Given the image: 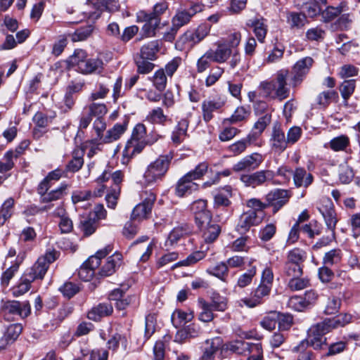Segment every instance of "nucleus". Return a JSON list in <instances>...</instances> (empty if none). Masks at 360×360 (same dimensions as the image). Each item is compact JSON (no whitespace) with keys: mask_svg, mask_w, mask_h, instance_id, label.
<instances>
[{"mask_svg":"<svg viewBox=\"0 0 360 360\" xmlns=\"http://www.w3.org/2000/svg\"><path fill=\"white\" fill-rule=\"evenodd\" d=\"M356 87V80L354 79H344L338 86V90L342 98L343 105H348V102Z\"/></svg>","mask_w":360,"mask_h":360,"instance_id":"ea45409f","label":"nucleus"},{"mask_svg":"<svg viewBox=\"0 0 360 360\" xmlns=\"http://www.w3.org/2000/svg\"><path fill=\"white\" fill-rule=\"evenodd\" d=\"M292 177L296 188L309 187L314 181V176L311 173H307L304 167H296L292 171Z\"/></svg>","mask_w":360,"mask_h":360,"instance_id":"4c0bfd02","label":"nucleus"},{"mask_svg":"<svg viewBox=\"0 0 360 360\" xmlns=\"http://www.w3.org/2000/svg\"><path fill=\"white\" fill-rule=\"evenodd\" d=\"M193 318V311L186 312L181 309H176L172 315V321L176 328L191 321Z\"/></svg>","mask_w":360,"mask_h":360,"instance_id":"bf43d9fd","label":"nucleus"},{"mask_svg":"<svg viewBox=\"0 0 360 360\" xmlns=\"http://www.w3.org/2000/svg\"><path fill=\"white\" fill-rule=\"evenodd\" d=\"M95 219L92 218L91 212L80 219L78 228L83 233L84 236L89 237L95 233L98 224Z\"/></svg>","mask_w":360,"mask_h":360,"instance_id":"37998d69","label":"nucleus"},{"mask_svg":"<svg viewBox=\"0 0 360 360\" xmlns=\"http://www.w3.org/2000/svg\"><path fill=\"white\" fill-rule=\"evenodd\" d=\"M307 258V252L300 248H294L287 252L286 261L290 263L304 264Z\"/></svg>","mask_w":360,"mask_h":360,"instance_id":"052dcab7","label":"nucleus"},{"mask_svg":"<svg viewBox=\"0 0 360 360\" xmlns=\"http://www.w3.org/2000/svg\"><path fill=\"white\" fill-rule=\"evenodd\" d=\"M198 184L193 182L190 178L187 177L185 174L176 182L174 187V194L179 198H184L191 195L193 191L198 189Z\"/></svg>","mask_w":360,"mask_h":360,"instance_id":"2f4dec72","label":"nucleus"},{"mask_svg":"<svg viewBox=\"0 0 360 360\" xmlns=\"http://www.w3.org/2000/svg\"><path fill=\"white\" fill-rule=\"evenodd\" d=\"M162 45V43L160 40L150 41L141 47L140 52L136 56L154 61L158 58V53L160 51Z\"/></svg>","mask_w":360,"mask_h":360,"instance_id":"f704fd0d","label":"nucleus"},{"mask_svg":"<svg viewBox=\"0 0 360 360\" xmlns=\"http://www.w3.org/2000/svg\"><path fill=\"white\" fill-rule=\"evenodd\" d=\"M60 252L54 248L47 249L45 254L39 257L30 266L39 276L44 278L51 264L53 263L60 257Z\"/></svg>","mask_w":360,"mask_h":360,"instance_id":"4468645a","label":"nucleus"},{"mask_svg":"<svg viewBox=\"0 0 360 360\" xmlns=\"http://www.w3.org/2000/svg\"><path fill=\"white\" fill-rule=\"evenodd\" d=\"M173 158L174 153L170 151L167 154L159 155L155 160L150 162L143 174L146 182L152 184L158 180H162L169 169Z\"/></svg>","mask_w":360,"mask_h":360,"instance_id":"20e7f679","label":"nucleus"},{"mask_svg":"<svg viewBox=\"0 0 360 360\" xmlns=\"http://www.w3.org/2000/svg\"><path fill=\"white\" fill-rule=\"evenodd\" d=\"M209 51L213 58V62L218 63L226 62L232 53L231 49L224 43L218 44L214 51L210 49Z\"/></svg>","mask_w":360,"mask_h":360,"instance_id":"49530a36","label":"nucleus"},{"mask_svg":"<svg viewBox=\"0 0 360 360\" xmlns=\"http://www.w3.org/2000/svg\"><path fill=\"white\" fill-rule=\"evenodd\" d=\"M322 8L321 18L325 23L331 22L336 20L343 12L349 10L348 3L346 1H341L337 6H326Z\"/></svg>","mask_w":360,"mask_h":360,"instance_id":"7c9ffc66","label":"nucleus"},{"mask_svg":"<svg viewBox=\"0 0 360 360\" xmlns=\"http://www.w3.org/2000/svg\"><path fill=\"white\" fill-rule=\"evenodd\" d=\"M250 106H239L235 110L231 116L225 120L228 121L231 124H236L239 122L245 120L250 115Z\"/></svg>","mask_w":360,"mask_h":360,"instance_id":"774afa93","label":"nucleus"},{"mask_svg":"<svg viewBox=\"0 0 360 360\" xmlns=\"http://www.w3.org/2000/svg\"><path fill=\"white\" fill-rule=\"evenodd\" d=\"M94 7L99 11V15L103 12H115L118 11L120 4L118 0H96Z\"/></svg>","mask_w":360,"mask_h":360,"instance_id":"4d7b16f0","label":"nucleus"},{"mask_svg":"<svg viewBox=\"0 0 360 360\" xmlns=\"http://www.w3.org/2000/svg\"><path fill=\"white\" fill-rule=\"evenodd\" d=\"M94 30V26L88 24L76 29L74 32L67 34L72 42L83 41L89 38Z\"/></svg>","mask_w":360,"mask_h":360,"instance_id":"de8ad7c7","label":"nucleus"},{"mask_svg":"<svg viewBox=\"0 0 360 360\" xmlns=\"http://www.w3.org/2000/svg\"><path fill=\"white\" fill-rule=\"evenodd\" d=\"M339 100L338 92L335 89H328L319 93L316 102L321 108L326 109L332 103H338Z\"/></svg>","mask_w":360,"mask_h":360,"instance_id":"58836bf2","label":"nucleus"},{"mask_svg":"<svg viewBox=\"0 0 360 360\" xmlns=\"http://www.w3.org/2000/svg\"><path fill=\"white\" fill-rule=\"evenodd\" d=\"M152 61L149 59L136 56L134 58V63L136 67V72L139 75H147L151 72L155 67V65Z\"/></svg>","mask_w":360,"mask_h":360,"instance_id":"338daca9","label":"nucleus"},{"mask_svg":"<svg viewBox=\"0 0 360 360\" xmlns=\"http://www.w3.org/2000/svg\"><path fill=\"white\" fill-rule=\"evenodd\" d=\"M277 325L278 330L288 331L294 324V317L290 313H283L277 311Z\"/></svg>","mask_w":360,"mask_h":360,"instance_id":"680f3d73","label":"nucleus"},{"mask_svg":"<svg viewBox=\"0 0 360 360\" xmlns=\"http://www.w3.org/2000/svg\"><path fill=\"white\" fill-rule=\"evenodd\" d=\"M263 161L262 155L259 153H253L246 155L233 166V171L240 172L251 171L257 169Z\"/></svg>","mask_w":360,"mask_h":360,"instance_id":"412c9836","label":"nucleus"},{"mask_svg":"<svg viewBox=\"0 0 360 360\" xmlns=\"http://www.w3.org/2000/svg\"><path fill=\"white\" fill-rule=\"evenodd\" d=\"M255 260L252 259L248 265L250 266V269H248L247 271L242 274L238 278L237 283L236 287H238L240 288H244L248 285H250L253 280V278L257 274V267L256 266L252 265L253 262Z\"/></svg>","mask_w":360,"mask_h":360,"instance_id":"3c124183","label":"nucleus"},{"mask_svg":"<svg viewBox=\"0 0 360 360\" xmlns=\"http://www.w3.org/2000/svg\"><path fill=\"white\" fill-rule=\"evenodd\" d=\"M193 233V227L187 223L174 227L169 233L165 246H173L176 244L181 238L189 236Z\"/></svg>","mask_w":360,"mask_h":360,"instance_id":"473e14b6","label":"nucleus"},{"mask_svg":"<svg viewBox=\"0 0 360 360\" xmlns=\"http://www.w3.org/2000/svg\"><path fill=\"white\" fill-rule=\"evenodd\" d=\"M198 304L199 308L201 309L198 315V319L205 323L212 321L215 317L213 312L216 311L212 309V307L208 304V301H206L202 297H199L198 299Z\"/></svg>","mask_w":360,"mask_h":360,"instance_id":"09e8293b","label":"nucleus"},{"mask_svg":"<svg viewBox=\"0 0 360 360\" xmlns=\"http://www.w3.org/2000/svg\"><path fill=\"white\" fill-rule=\"evenodd\" d=\"M353 18L352 13H342L331 25V27L335 30L348 31L352 27Z\"/></svg>","mask_w":360,"mask_h":360,"instance_id":"8fccbe9b","label":"nucleus"},{"mask_svg":"<svg viewBox=\"0 0 360 360\" xmlns=\"http://www.w3.org/2000/svg\"><path fill=\"white\" fill-rule=\"evenodd\" d=\"M233 196V188L230 185L220 187L213 196V208L218 210L229 207L232 202L230 200Z\"/></svg>","mask_w":360,"mask_h":360,"instance_id":"393cba45","label":"nucleus"},{"mask_svg":"<svg viewBox=\"0 0 360 360\" xmlns=\"http://www.w3.org/2000/svg\"><path fill=\"white\" fill-rule=\"evenodd\" d=\"M52 186H37V192L39 195L41 203H49L62 199L67 195L68 184L63 181L60 186L50 191L49 190Z\"/></svg>","mask_w":360,"mask_h":360,"instance_id":"0eeeda50","label":"nucleus"},{"mask_svg":"<svg viewBox=\"0 0 360 360\" xmlns=\"http://www.w3.org/2000/svg\"><path fill=\"white\" fill-rule=\"evenodd\" d=\"M263 218L259 217L253 210L244 212L239 217L236 226V231L240 235L246 234L252 226H257L262 221Z\"/></svg>","mask_w":360,"mask_h":360,"instance_id":"2eb2a0df","label":"nucleus"},{"mask_svg":"<svg viewBox=\"0 0 360 360\" xmlns=\"http://www.w3.org/2000/svg\"><path fill=\"white\" fill-rule=\"evenodd\" d=\"M205 344L207 346L203 349L202 354L214 359L218 352H219V354L221 352L224 345L223 339L219 336L206 340Z\"/></svg>","mask_w":360,"mask_h":360,"instance_id":"79ce46f5","label":"nucleus"},{"mask_svg":"<svg viewBox=\"0 0 360 360\" xmlns=\"http://www.w3.org/2000/svg\"><path fill=\"white\" fill-rule=\"evenodd\" d=\"M82 288L77 283L72 281H66L58 288L63 296L68 300H70L81 291Z\"/></svg>","mask_w":360,"mask_h":360,"instance_id":"e2e57ef3","label":"nucleus"},{"mask_svg":"<svg viewBox=\"0 0 360 360\" xmlns=\"http://www.w3.org/2000/svg\"><path fill=\"white\" fill-rule=\"evenodd\" d=\"M208 304L214 309L216 311L224 312L228 308L227 298L221 295L218 292H212L210 296V301Z\"/></svg>","mask_w":360,"mask_h":360,"instance_id":"5fc2aeb1","label":"nucleus"},{"mask_svg":"<svg viewBox=\"0 0 360 360\" xmlns=\"http://www.w3.org/2000/svg\"><path fill=\"white\" fill-rule=\"evenodd\" d=\"M43 279L31 267L27 268L19 278L18 283L11 288L13 296L18 297L23 295L30 290L32 283Z\"/></svg>","mask_w":360,"mask_h":360,"instance_id":"423d86ee","label":"nucleus"},{"mask_svg":"<svg viewBox=\"0 0 360 360\" xmlns=\"http://www.w3.org/2000/svg\"><path fill=\"white\" fill-rule=\"evenodd\" d=\"M328 346L327 338L321 333L316 335L315 331L309 328L307 338L302 340L294 347L293 351L308 350L309 347H311L315 350H323Z\"/></svg>","mask_w":360,"mask_h":360,"instance_id":"f8f14e48","label":"nucleus"},{"mask_svg":"<svg viewBox=\"0 0 360 360\" xmlns=\"http://www.w3.org/2000/svg\"><path fill=\"white\" fill-rule=\"evenodd\" d=\"M206 272L211 276H213L220 281L225 282L229 276V267L226 262H221L217 263L215 266L207 269Z\"/></svg>","mask_w":360,"mask_h":360,"instance_id":"6e6d98bb","label":"nucleus"},{"mask_svg":"<svg viewBox=\"0 0 360 360\" xmlns=\"http://www.w3.org/2000/svg\"><path fill=\"white\" fill-rule=\"evenodd\" d=\"M273 49L270 51L267 58L265 59L267 63H274L281 60L283 58L285 47L284 44L279 41L278 38L271 41Z\"/></svg>","mask_w":360,"mask_h":360,"instance_id":"c03bdc74","label":"nucleus"},{"mask_svg":"<svg viewBox=\"0 0 360 360\" xmlns=\"http://www.w3.org/2000/svg\"><path fill=\"white\" fill-rule=\"evenodd\" d=\"M269 143L271 150L277 153H283L288 148V143L285 136L284 131L281 129V124H274Z\"/></svg>","mask_w":360,"mask_h":360,"instance_id":"5701e85b","label":"nucleus"},{"mask_svg":"<svg viewBox=\"0 0 360 360\" xmlns=\"http://www.w3.org/2000/svg\"><path fill=\"white\" fill-rule=\"evenodd\" d=\"M96 257H89L77 270V275L80 280L89 281L95 274V270L98 267Z\"/></svg>","mask_w":360,"mask_h":360,"instance_id":"c9c22d12","label":"nucleus"},{"mask_svg":"<svg viewBox=\"0 0 360 360\" xmlns=\"http://www.w3.org/2000/svg\"><path fill=\"white\" fill-rule=\"evenodd\" d=\"M146 120L152 124H157L162 126L166 125L167 122H172V118H169L167 115H165L162 108L160 107L152 109L146 116Z\"/></svg>","mask_w":360,"mask_h":360,"instance_id":"a18cd8bd","label":"nucleus"},{"mask_svg":"<svg viewBox=\"0 0 360 360\" xmlns=\"http://www.w3.org/2000/svg\"><path fill=\"white\" fill-rule=\"evenodd\" d=\"M113 313L112 303L100 302L88 311L86 317L93 321L98 322L105 317L110 316Z\"/></svg>","mask_w":360,"mask_h":360,"instance_id":"c756f323","label":"nucleus"},{"mask_svg":"<svg viewBox=\"0 0 360 360\" xmlns=\"http://www.w3.org/2000/svg\"><path fill=\"white\" fill-rule=\"evenodd\" d=\"M203 6L195 4L188 9L177 11L172 19V25L179 30L181 27L188 24L193 15L202 11Z\"/></svg>","mask_w":360,"mask_h":360,"instance_id":"6ab92c4d","label":"nucleus"},{"mask_svg":"<svg viewBox=\"0 0 360 360\" xmlns=\"http://www.w3.org/2000/svg\"><path fill=\"white\" fill-rule=\"evenodd\" d=\"M292 196L290 190L276 188L266 193L264 200H266L268 208H271L272 214L274 215L289 203Z\"/></svg>","mask_w":360,"mask_h":360,"instance_id":"39448f33","label":"nucleus"},{"mask_svg":"<svg viewBox=\"0 0 360 360\" xmlns=\"http://www.w3.org/2000/svg\"><path fill=\"white\" fill-rule=\"evenodd\" d=\"M122 255L115 252L112 255L108 257L105 263L101 266L98 275L101 277H108L115 273L117 269L121 265Z\"/></svg>","mask_w":360,"mask_h":360,"instance_id":"72a5a7b5","label":"nucleus"},{"mask_svg":"<svg viewBox=\"0 0 360 360\" xmlns=\"http://www.w3.org/2000/svg\"><path fill=\"white\" fill-rule=\"evenodd\" d=\"M266 20L263 17H255L248 20L245 22L247 27L252 30L255 39L260 43L264 44L268 33V25Z\"/></svg>","mask_w":360,"mask_h":360,"instance_id":"aec40b11","label":"nucleus"},{"mask_svg":"<svg viewBox=\"0 0 360 360\" xmlns=\"http://www.w3.org/2000/svg\"><path fill=\"white\" fill-rule=\"evenodd\" d=\"M155 200L156 196L153 193H150L141 203L136 205L131 214V220H135L140 223L143 219L148 218L151 214Z\"/></svg>","mask_w":360,"mask_h":360,"instance_id":"f3484780","label":"nucleus"},{"mask_svg":"<svg viewBox=\"0 0 360 360\" xmlns=\"http://www.w3.org/2000/svg\"><path fill=\"white\" fill-rule=\"evenodd\" d=\"M314 63V60L310 56H306L297 60L292 67V77L290 79L293 88L300 85L306 78Z\"/></svg>","mask_w":360,"mask_h":360,"instance_id":"6e6552de","label":"nucleus"},{"mask_svg":"<svg viewBox=\"0 0 360 360\" xmlns=\"http://www.w3.org/2000/svg\"><path fill=\"white\" fill-rule=\"evenodd\" d=\"M328 229H335L338 218L335 205L330 198H323L318 207Z\"/></svg>","mask_w":360,"mask_h":360,"instance_id":"9d476101","label":"nucleus"},{"mask_svg":"<svg viewBox=\"0 0 360 360\" xmlns=\"http://www.w3.org/2000/svg\"><path fill=\"white\" fill-rule=\"evenodd\" d=\"M343 253L340 248H333L326 252L322 259L323 265L333 266L339 264L342 259Z\"/></svg>","mask_w":360,"mask_h":360,"instance_id":"864d4df0","label":"nucleus"},{"mask_svg":"<svg viewBox=\"0 0 360 360\" xmlns=\"http://www.w3.org/2000/svg\"><path fill=\"white\" fill-rule=\"evenodd\" d=\"M271 289L259 284L253 288L249 296L241 299V302L248 308H255L263 304L269 297Z\"/></svg>","mask_w":360,"mask_h":360,"instance_id":"ddd939ff","label":"nucleus"},{"mask_svg":"<svg viewBox=\"0 0 360 360\" xmlns=\"http://www.w3.org/2000/svg\"><path fill=\"white\" fill-rule=\"evenodd\" d=\"M221 226L214 219H212L198 230L200 231L204 242L206 244H211L218 239L221 233Z\"/></svg>","mask_w":360,"mask_h":360,"instance_id":"bb28decb","label":"nucleus"},{"mask_svg":"<svg viewBox=\"0 0 360 360\" xmlns=\"http://www.w3.org/2000/svg\"><path fill=\"white\" fill-rule=\"evenodd\" d=\"M328 346L327 338L321 333L316 335L315 331L309 328L307 338L302 340L294 347L293 351L308 350L309 347H311L315 350H323Z\"/></svg>","mask_w":360,"mask_h":360,"instance_id":"9b49d317","label":"nucleus"},{"mask_svg":"<svg viewBox=\"0 0 360 360\" xmlns=\"http://www.w3.org/2000/svg\"><path fill=\"white\" fill-rule=\"evenodd\" d=\"M226 104V100L221 97L218 98L204 100L202 103V117L203 121L207 124L214 118V112H221Z\"/></svg>","mask_w":360,"mask_h":360,"instance_id":"a211bd4d","label":"nucleus"},{"mask_svg":"<svg viewBox=\"0 0 360 360\" xmlns=\"http://www.w3.org/2000/svg\"><path fill=\"white\" fill-rule=\"evenodd\" d=\"M275 174L271 170H260L252 174H243L240 176V180L248 186L255 188L260 186L267 180L274 179Z\"/></svg>","mask_w":360,"mask_h":360,"instance_id":"b1692460","label":"nucleus"},{"mask_svg":"<svg viewBox=\"0 0 360 360\" xmlns=\"http://www.w3.org/2000/svg\"><path fill=\"white\" fill-rule=\"evenodd\" d=\"M350 146V139L347 134H341L333 138L324 144V148H330L334 152L345 151Z\"/></svg>","mask_w":360,"mask_h":360,"instance_id":"a19ab883","label":"nucleus"},{"mask_svg":"<svg viewBox=\"0 0 360 360\" xmlns=\"http://www.w3.org/2000/svg\"><path fill=\"white\" fill-rule=\"evenodd\" d=\"M68 44V36L66 34L58 35L52 44L51 53L55 57L60 56Z\"/></svg>","mask_w":360,"mask_h":360,"instance_id":"69168bd1","label":"nucleus"},{"mask_svg":"<svg viewBox=\"0 0 360 360\" xmlns=\"http://www.w3.org/2000/svg\"><path fill=\"white\" fill-rule=\"evenodd\" d=\"M155 88L160 92L165 90L167 83V78L164 69L160 68L156 70L152 77L149 78Z\"/></svg>","mask_w":360,"mask_h":360,"instance_id":"0e129e2a","label":"nucleus"},{"mask_svg":"<svg viewBox=\"0 0 360 360\" xmlns=\"http://www.w3.org/2000/svg\"><path fill=\"white\" fill-rule=\"evenodd\" d=\"M15 200L13 198L6 199L0 207V227L9 219L12 217L14 213Z\"/></svg>","mask_w":360,"mask_h":360,"instance_id":"603ef678","label":"nucleus"},{"mask_svg":"<svg viewBox=\"0 0 360 360\" xmlns=\"http://www.w3.org/2000/svg\"><path fill=\"white\" fill-rule=\"evenodd\" d=\"M190 122L191 121L188 117H182L177 121L170 136L171 141L174 146H178L181 145L186 139L189 138L190 135L188 133V130Z\"/></svg>","mask_w":360,"mask_h":360,"instance_id":"4be33fe9","label":"nucleus"},{"mask_svg":"<svg viewBox=\"0 0 360 360\" xmlns=\"http://www.w3.org/2000/svg\"><path fill=\"white\" fill-rule=\"evenodd\" d=\"M137 22H144L141 27V34L143 37H153L160 28L161 18L155 17L145 11H140L137 13Z\"/></svg>","mask_w":360,"mask_h":360,"instance_id":"1a4fd4ad","label":"nucleus"},{"mask_svg":"<svg viewBox=\"0 0 360 360\" xmlns=\"http://www.w3.org/2000/svg\"><path fill=\"white\" fill-rule=\"evenodd\" d=\"M108 300L114 302L115 307L118 311L125 310L131 304L132 296L127 295L126 291L120 288L110 290L108 294Z\"/></svg>","mask_w":360,"mask_h":360,"instance_id":"a878e982","label":"nucleus"},{"mask_svg":"<svg viewBox=\"0 0 360 360\" xmlns=\"http://www.w3.org/2000/svg\"><path fill=\"white\" fill-rule=\"evenodd\" d=\"M210 31V26L207 23H202L195 31H186L184 34L182 39L184 43H188L189 46H193L204 39Z\"/></svg>","mask_w":360,"mask_h":360,"instance_id":"cd10ccee","label":"nucleus"},{"mask_svg":"<svg viewBox=\"0 0 360 360\" xmlns=\"http://www.w3.org/2000/svg\"><path fill=\"white\" fill-rule=\"evenodd\" d=\"M206 256V254L203 251H195L193 253L190 254L186 259L179 261L174 264L172 269H174L179 266H192L196 264L198 262L204 259Z\"/></svg>","mask_w":360,"mask_h":360,"instance_id":"13d9d810","label":"nucleus"},{"mask_svg":"<svg viewBox=\"0 0 360 360\" xmlns=\"http://www.w3.org/2000/svg\"><path fill=\"white\" fill-rule=\"evenodd\" d=\"M31 314V304L28 300L2 299L0 303V316L6 321L25 319Z\"/></svg>","mask_w":360,"mask_h":360,"instance_id":"7ed1b4c3","label":"nucleus"},{"mask_svg":"<svg viewBox=\"0 0 360 360\" xmlns=\"http://www.w3.org/2000/svg\"><path fill=\"white\" fill-rule=\"evenodd\" d=\"M252 342H246L243 340L236 339L226 342L220 353V359L229 357L233 354L238 355H246L247 352L250 350Z\"/></svg>","mask_w":360,"mask_h":360,"instance_id":"dca6fc26","label":"nucleus"},{"mask_svg":"<svg viewBox=\"0 0 360 360\" xmlns=\"http://www.w3.org/2000/svg\"><path fill=\"white\" fill-rule=\"evenodd\" d=\"M146 127L143 123L136 124L131 132V138L127 141L122 151V162L128 163L135 155L141 153L147 146H151L158 141V138H146Z\"/></svg>","mask_w":360,"mask_h":360,"instance_id":"f03ea898","label":"nucleus"},{"mask_svg":"<svg viewBox=\"0 0 360 360\" xmlns=\"http://www.w3.org/2000/svg\"><path fill=\"white\" fill-rule=\"evenodd\" d=\"M23 326L20 323H11L7 326L0 339V349H5L8 345L15 342L22 333Z\"/></svg>","mask_w":360,"mask_h":360,"instance_id":"c85d7f7f","label":"nucleus"},{"mask_svg":"<svg viewBox=\"0 0 360 360\" xmlns=\"http://www.w3.org/2000/svg\"><path fill=\"white\" fill-rule=\"evenodd\" d=\"M286 22L291 30H302L309 23L307 14L297 11H288L286 13Z\"/></svg>","mask_w":360,"mask_h":360,"instance_id":"e433bc0d","label":"nucleus"},{"mask_svg":"<svg viewBox=\"0 0 360 360\" xmlns=\"http://www.w3.org/2000/svg\"><path fill=\"white\" fill-rule=\"evenodd\" d=\"M65 62L67 70L75 69L77 72L84 75L96 72L100 73L103 69V62L101 59L88 58L86 51L82 49H75Z\"/></svg>","mask_w":360,"mask_h":360,"instance_id":"f257e3e1","label":"nucleus"}]
</instances>
